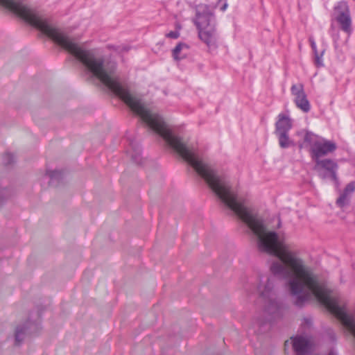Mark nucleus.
Returning <instances> with one entry per match:
<instances>
[{
  "label": "nucleus",
  "instance_id": "4468645a",
  "mask_svg": "<svg viewBox=\"0 0 355 355\" xmlns=\"http://www.w3.org/2000/svg\"><path fill=\"white\" fill-rule=\"evenodd\" d=\"M26 328L17 327L15 331V343L19 345L26 335Z\"/></svg>",
  "mask_w": 355,
  "mask_h": 355
},
{
  "label": "nucleus",
  "instance_id": "9b49d317",
  "mask_svg": "<svg viewBox=\"0 0 355 355\" xmlns=\"http://www.w3.org/2000/svg\"><path fill=\"white\" fill-rule=\"evenodd\" d=\"M189 46H175L172 50V55L175 60H180L187 57L189 53Z\"/></svg>",
  "mask_w": 355,
  "mask_h": 355
},
{
  "label": "nucleus",
  "instance_id": "f257e3e1",
  "mask_svg": "<svg viewBox=\"0 0 355 355\" xmlns=\"http://www.w3.org/2000/svg\"><path fill=\"white\" fill-rule=\"evenodd\" d=\"M249 231L261 253L276 257L270 266L275 276L284 279L295 304L301 306L315 297L355 338V315L347 313L338 297L334 296L318 274L307 265L300 252L285 242L284 235L268 229L263 217L249 201Z\"/></svg>",
  "mask_w": 355,
  "mask_h": 355
},
{
  "label": "nucleus",
  "instance_id": "9d476101",
  "mask_svg": "<svg viewBox=\"0 0 355 355\" xmlns=\"http://www.w3.org/2000/svg\"><path fill=\"white\" fill-rule=\"evenodd\" d=\"M355 191V182L347 184L343 193L336 200V204L340 207H343L349 202L351 194Z\"/></svg>",
  "mask_w": 355,
  "mask_h": 355
},
{
  "label": "nucleus",
  "instance_id": "6ab92c4d",
  "mask_svg": "<svg viewBox=\"0 0 355 355\" xmlns=\"http://www.w3.org/2000/svg\"><path fill=\"white\" fill-rule=\"evenodd\" d=\"M227 7V3H225L223 5V6L220 8V10H221L222 11H225V10H226Z\"/></svg>",
  "mask_w": 355,
  "mask_h": 355
},
{
  "label": "nucleus",
  "instance_id": "aec40b11",
  "mask_svg": "<svg viewBox=\"0 0 355 355\" xmlns=\"http://www.w3.org/2000/svg\"><path fill=\"white\" fill-rule=\"evenodd\" d=\"M328 355H337L336 353L334 351H331Z\"/></svg>",
  "mask_w": 355,
  "mask_h": 355
},
{
  "label": "nucleus",
  "instance_id": "7ed1b4c3",
  "mask_svg": "<svg viewBox=\"0 0 355 355\" xmlns=\"http://www.w3.org/2000/svg\"><path fill=\"white\" fill-rule=\"evenodd\" d=\"M193 21L198 29L200 40L207 44L211 43L216 36V19L213 9L205 4L198 5Z\"/></svg>",
  "mask_w": 355,
  "mask_h": 355
},
{
  "label": "nucleus",
  "instance_id": "1a4fd4ad",
  "mask_svg": "<svg viewBox=\"0 0 355 355\" xmlns=\"http://www.w3.org/2000/svg\"><path fill=\"white\" fill-rule=\"evenodd\" d=\"M291 128V119L284 114H279L278 120L275 123V133L288 132Z\"/></svg>",
  "mask_w": 355,
  "mask_h": 355
},
{
  "label": "nucleus",
  "instance_id": "6e6552de",
  "mask_svg": "<svg viewBox=\"0 0 355 355\" xmlns=\"http://www.w3.org/2000/svg\"><path fill=\"white\" fill-rule=\"evenodd\" d=\"M259 299H266L277 297L275 287V281L272 277H265L261 279L258 286Z\"/></svg>",
  "mask_w": 355,
  "mask_h": 355
},
{
  "label": "nucleus",
  "instance_id": "a211bd4d",
  "mask_svg": "<svg viewBox=\"0 0 355 355\" xmlns=\"http://www.w3.org/2000/svg\"><path fill=\"white\" fill-rule=\"evenodd\" d=\"M180 36L179 31L178 30L170 31L166 34V37L168 38L177 39Z\"/></svg>",
  "mask_w": 355,
  "mask_h": 355
},
{
  "label": "nucleus",
  "instance_id": "f3484780",
  "mask_svg": "<svg viewBox=\"0 0 355 355\" xmlns=\"http://www.w3.org/2000/svg\"><path fill=\"white\" fill-rule=\"evenodd\" d=\"M11 196L10 192L3 188H0V205L2 204L4 199L9 198Z\"/></svg>",
  "mask_w": 355,
  "mask_h": 355
},
{
  "label": "nucleus",
  "instance_id": "39448f33",
  "mask_svg": "<svg viewBox=\"0 0 355 355\" xmlns=\"http://www.w3.org/2000/svg\"><path fill=\"white\" fill-rule=\"evenodd\" d=\"M313 340L307 336L299 335L291 338V340H286L284 343L285 350L289 345L293 347V350L297 355H304L312 350Z\"/></svg>",
  "mask_w": 355,
  "mask_h": 355
},
{
  "label": "nucleus",
  "instance_id": "f8f14e48",
  "mask_svg": "<svg viewBox=\"0 0 355 355\" xmlns=\"http://www.w3.org/2000/svg\"><path fill=\"white\" fill-rule=\"evenodd\" d=\"M315 55V64L318 67L324 66L322 56L326 51L324 46H313Z\"/></svg>",
  "mask_w": 355,
  "mask_h": 355
},
{
  "label": "nucleus",
  "instance_id": "ddd939ff",
  "mask_svg": "<svg viewBox=\"0 0 355 355\" xmlns=\"http://www.w3.org/2000/svg\"><path fill=\"white\" fill-rule=\"evenodd\" d=\"M279 139V144L281 148H286L293 145V141L290 139L288 132L275 133Z\"/></svg>",
  "mask_w": 355,
  "mask_h": 355
},
{
  "label": "nucleus",
  "instance_id": "423d86ee",
  "mask_svg": "<svg viewBox=\"0 0 355 355\" xmlns=\"http://www.w3.org/2000/svg\"><path fill=\"white\" fill-rule=\"evenodd\" d=\"M291 91V94L295 96L294 101L296 106L304 112H308L311 107L304 91L303 85L302 84L293 85Z\"/></svg>",
  "mask_w": 355,
  "mask_h": 355
},
{
  "label": "nucleus",
  "instance_id": "0eeeda50",
  "mask_svg": "<svg viewBox=\"0 0 355 355\" xmlns=\"http://www.w3.org/2000/svg\"><path fill=\"white\" fill-rule=\"evenodd\" d=\"M259 301L261 303V306L265 313L273 318L281 315L282 306L277 297L261 299Z\"/></svg>",
  "mask_w": 355,
  "mask_h": 355
},
{
  "label": "nucleus",
  "instance_id": "f03ea898",
  "mask_svg": "<svg viewBox=\"0 0 355 355\" xmlns=\"http://www.w3.org/2000/svg\"><path fill=\"white\" fill-rule=\"evenodd\" d=\"M298 134L302 135L304 142L309 145L310 155L315 164L313 169L318 176L322 180L331 178L337 184L338 182L337 162L329 158H322L334 153L337 148L336 144L308 130H302Z\"/></svg>",
  "mask_w": 355,
  "mask_h": 355
},
{
  "label": "nucleus",
  "instance_id": "20e7f679",
  "mask_svg": "<svg viewBox=\"0 0 355 355\" xmlns=\"http://www.w3.org/2000/svg\"><path fill=\"white\" fill-rule=\"evenodd\" d=\"M332 16L343 31L347 34L351 32L352 19L349 14V6L347 2H338L334 8Z\"/></svg>",
  "mask_w": 355,
  "mask_h": 355
},
{
  "label": "nucleus",
  "instance_id": "412c9836",
  "mask_svg": "<svg viewBox=\"0 0 355 355\" xmlns=\"http://www.w3.org/2000/svg\"><path fill=\"white\" fill-rule=\"evenodd\" d=\"M299 146H300V148H302V144H300Z\"/></svg>",
  "mask_w": 355,
  "mask_h": 355
},
{
  "label": "nucleus",
  "instance_id": "2eb2a0df",
  "mask_svg": "<svg viewBox=\"0 0 355 355\" xmlns=\"http://www.w3.org/2000/svg\"><path fill=\"white\" fill-rule=\"evenodd\" d=\"M131 158L132 161L137 164H142V158L141 157V151L139 148L137 149H134V153L131 155Z\"/></svg>",
  "mask_w": 355,
  "mask_h": 355
},
{
  "label": "nucleus",
  "instance_id": "dca6fc26",
  "mask_svg": "<svg viewBox=\"0 0 355 355\" xmlns=\"http://www.w3.org/2000/svg\"><path fill=\"white\" fill-rule=\"evenodd\" d=\"M15 156L10 153H5L3 156V162L5 165H10L15 162Z\"/></svg>",
  "mask_w": 355,
  "mask_h": 355
}]
</instances>
